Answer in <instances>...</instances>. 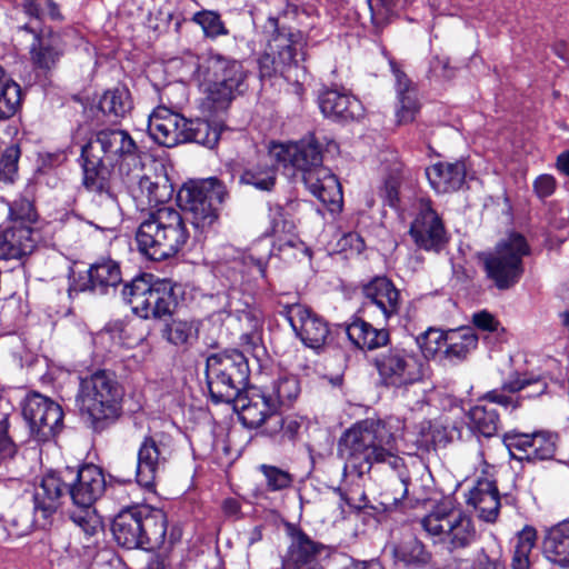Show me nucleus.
<instances>
[{
    "label": "nucleus",
    "instance_id": "nucleus-1",
    "mask_svg": "<svg viewBox=\"0 0 569 569\" xmlns=\"http://www.w3.org/2000/svg\"><path fill=\"white\" fill-rule=\"evenodd\" d=\"M401 429L402 423L397 418L362 420L342 435L339 453L359 475L369 471L375 463H388L393 470H398L403 499L409 493L411 479L403 468L402 458L398 455Z\"/></svg>",
    "mask_w": 569,
    "mask_h": 569
},
{
    "label": "nucleus",
    "instance_id": "nucleus-2",
    "mask_svg": "<svg viewBox=\"0 0 569 569\" xmlns=\"http://www.w3.org/2000/svg\"><path fill=\"white\" fill-rule=\"evenodd\" d=\"M138 146L122 129H103L82 148L84 186L91 191H102L109 169L130 176L131 164H139Z\"/></svg>",
    "mask_w": 569,
    "mask_h": 569
},
{
    "label": "nucleus",
    "instance_id": "nucleus-3",
    "mask_svg": "<svg viewBox=\"0 0 569 569\" xmlns=\"http://www.w3.org/2000/svg\"><path fill=\"white\" fill-rule=\"evenodd\" d=\"M182 68L186 76L194 78L216 109H226L243 91L246 72L242 64L220 53L208 51L200 57L187 54Z\"/></svg>",
    "mask_w": 569,
    "mask_h": 569
},
{
    "label": "nucleus",
    "instance_id": "nucleus-4",
    "mask_svg": "<svg viewBox=\"0 0 569 569\" xmlns=\"http://www.w3.org/2000/svg\"><path fill=\"white\" fill-rule=\"evenodd\" d=\"M188 238L189 232L181 213L171 207L150 211L136 233L139 250L154 261L176 256Z\"/></svg>",
    "mask_w": 569,
    "mask_h": 569
},
{
    "label": "nucleus",
    "instance_id": "nucleus-5",
    "mask_svg": "<svg viewBox=\"0 0 569 569\" xmlns=\"http://www.w3.org/2000/svg\"><path fill=\"white\" fill-rule=\"evenodd\" d=\"M122 388L114 376L99 370L80 380L77 405L93 423L114 420L120 413Z\"/></svg>",
    "mask_w": 569,
    "mask_h": 569
},
{
    "label": "nucleus",
    "instance_id": "nucleus-6",
    "mask_svg": "<svg viewBox=\"0 0 569 569\" xmlns=\"http://www.w3.org/2000/svg\"><path fill=\"white\" fill-rule=\"evenodd\" d=\"M530 248L520 233H510L501 239L493 250L482 252L479 259L483 266L486 278L498 290H508L516 286L525 271L523 257Z\"/></svg>",
    "mask_w": 569,
    "mask_h": 569
},
{
    "label": "nucleus",
    "instance_id": "nucleus-7",
    "mask_svg": "<svg viewBox=\"0 0 569 569\" xmlns=\"http://www.w3.org/2000/svg\"><path fill=\"white\" fill-rule=\"evenodd\" d=\"M248 360L238 350L211 355L207 358L206 376L209 392L216 403L232 402L249 380Z\"/></svg>",
    "mask_w": 569,
    "mask_h": 569
},
{
    "label": "nucleus",
    "instance_id": "nucleus-8",
    "mask_svg": "<svg viewBox=\"0 0 569 569\" xmlns=\"http://www.w3.org/2000/svg\"><path fill=\"white\" fill-rule=\"evenodd\" d=\"M106 488L102 470L94 465H86L77 472L76 482L68 483V493L80 509L71 513L70 519L84 536L90 539L102 530L100 517L91 509Z\"/></svg>",
    "mask_w": 569,
    "mask_h": 569
},
{
    "label": "nucleus",
    "instance_id": "nucleus-9",
    "mask_svg": "<svg viewBox=\"0 0 569 569\" xmlns=\"http://www.w3.org/2000/svg\"><path fill=\"white\" fill-rule=\"evenodd\" d=\"M226 187L217 178L186 184L178 193L180 206L191 214L192 224L200 231L218 220L219 206L227 197Z\"/></svg>",
    "mask_w": 569,
    "mask_h": 569
},
{
    "label": "nucleus",
    "instance_id": "nucleus-10",
    "mask_svg": "<svg viewBox=\"0 0 569 569\" xmlns=\"http://www.w3.org/2000/svg\"><path fill=\"white\" fill-rule=\"evenodd\" d=\"M122 298L140 318H161L171 312L173 288L169 280L142 276L123 287Z\"/></svg>",
    "mask_w": 569,
    "mask_h": 569
},
{
    "label": "nucleus",
    "instance_id": "nucleus-11",
    "mask_svg": "<svg viewBox=\"0 0 569 569\" xmlns=\"http://www.w3.org/2000/svg\"><path fill=\"white\" fill-rule=\"evenodd\" d=\"M421 525L432 537L449 545L451 550L470 546L477 536L476 528L469 516L462 510L450 508L447 503L438 506L427 515Z\"/></svg>",
    "mask_w": 569,
    "mask_h": 569
},
{
    "label": "nucleus",
    "instance_id": "nucleus-12",
    "mask_svg": "<svg viewBox=\"0 0 569 569\" xmlns=\"http://www.w3.org/2000/svg\"><path fill=\"white\" fill-rule=\"evenodd\" d=\"M380 380L386 387L407 388L428 375L427 365L420 357L405 348H391L375 360Z\"/></svg>",
    "mask_w": 569,
    "mask_h": 569
},
{
    "label": "nucleus",
    "instance_id": "nucleus-13",
    "mask_svg": "<svg viewBox=\"0 0 569 569\" xmlns=\"http://www.w3.org/2000/svg\"><path fill=\"white\" fill-rule=\"evenodd\" d=\"M269 22L274 28V32L268 41L264 53L259 59L260 73L263 77L282 72L286 67L305 60L306 39L302 32L279 29L276 19H270Z\"/></svg>",
    "mask_w": 569,
    "mask_h": 569
},
{
    "label": "nucleus",
    "instance_id": "nucleus-14",
    "mask_svg": "<svg viewBox=\"0 0 569 569\" xmlns=\"http://www.w3.org/2000/svg\"><path fill=\"white\" fill-rule=\"evenodd\" d=\"M22 413L31 431L42 441L56 433L63 419L61 407L39 393L26 399Z\"/></svg>",
    "mask_w": 569,
    "mask_h": 569
},
{
    "label": "nucleus",
    "instance_id": "nucleus-15",
    "mask_svg": "<svg viewBox=\"0 0 569 569\" xmlns=\"http://www.w3.org/2000/svg\"><path fill=\"white\" fill-rule=\"evenodd\" d=\"M131 192L141 206H157L171 198L172 188L162 174L147 171L139 164L130 170V176H123Z\"/></svg>",
    "mask_w": 569,
    "mask_h": 569
},
{
    "label": "nucleus",
    "instance_id": "nucleus-16",
    "mask_svg": "<svg viewBox=\"0 0 569 569\" xmlns=\"http://www.w3.org/2000/svg\"><path fill=\"white\" fill-rule=\"evenodd\" d=\"M268 156L283 167L296 168L302 176L322 164L320 147L312 138L296 143H272Z\"/></svg>",
    "mask_w": 569,
    "mask_h": 569
},
{
    "label": "nucleus",
    "instance_id": "nucleus-17",
    "mask_svg": "<svg viewBox=\"0 0 569 569\" xmlns=\"http://www.w3.org/2000/svg\"><path fill=\"white\" fill-rule=\"evenodd\" d=\"M284 316L307 347L318 349L327 342L328 323L306 306L299 303L288 306L284 309Z\"/></svg>",
    "mask_w": 569,
    "mask_h": 569
},
{
    "label": "nucleus",
    "instance_id": "nucleus-18",
    "mask_svg": "<svg viewBox=\"0 0 569 569\" xmlns=\"http://www.w3.org/2000/svg\"><path fill=\"white\" fill-rule=\"evenodd\" d=\"M410 236L415 243L425 250L439 251L447 242L442 221L429 201L419 202L417 214L410 226Z\"/></svg>",
    "mask_w": 569,
    "mask_h": 569
},
{
    "label": "nucleus",
    "instance_id": "nucleus-19",
    "mask_svg": "<svg viewBox=\"0 0 569 569\" xmlns=\"http://www.w3.org/2000/svg\"><path fill=\"white\" fill-rule=\"evenodd\" d=\"M170 456L171 448L168 442L157 441L153 437L146 436L137 455V482L141 487L151 489L159 471L164 467Z\"/></svg>",
    "mask_w": 569,
    "mask_h": 569
},
{
    "label": "nucleus",
    "instance_id": "nucleus-20",
    "mask_svg": "<svg viewBox=\"0 0 569 569\" xmlns=\"http://www.w3.org/2000/svg\"><path fill=\"white\" fill-rule=\"evenodd\" d=\"M188 119L171 109L160 106L149 116L148 131L159 144L172 148L187 142Z\"/></svg>",
    "mask_w": 569,
    "mask_h": 569
},
{
    "label": "nucleus",
    "instance_id": "nucleus-21",
    "mask_svg": "<svg viewBox=\"0 0 569 569\" xmlns=\"http://www.w3.org/2000/svg\"><path fill=\"white\" fill-rule=\"evenodd\" d=\"M240 409V419L249 428H264L269 426L271 416L277 415L278 408L272 401V395L266 389L252 388L246 396L239 395L234 400Z\"/></svg>",
    "mask_w": 569,
    "mask_h": 569
},
{
    "label": "nucleus",
    "instance_id": "nucleus-22",
    "mask_svg": "<svg viewBox=\"0 0 569 569\" xmlns=\"http://www.w3.org/2000/svg\"><path fill=\"white\" fill-rule=\"evenodd\" d=\"M323 546L299 529L290 532V545L282 561L283 569H322L319 557Z\"/></svg>",
    "mask_w": 569,
    "mask_h": 569
},
{
    "label": "nucleus",
    "instance_id": "nucleus-23",
    "mask_svg": "<svg viewBox=\"0 0 569 569\" xmlns=\"http://www.w3.org/2000/svg\"><path fill=\"white\" fill-rule=\"evenodd\" d=\"M365 305L379 311L382 319L388 323L400 310V292L395 284L386 277H377L363 286Z\"/></svg>",
    "mask_w": 569,
    "mask_h": 569
},
{
    "label": "nucleus",
    "instance_id": "nucleus-24",
    "mask_svg": "<svg viewBox=\"0 0 569 569\" xmlns=\"http://www.w3.org/2000/svg\"><path fill=\"white\" fill-rule=\"evenodd\" d=\"M68 493V483L56 472L46 473L34 488L33 510L36 517L48 520L57 512L62 498Z\"/></svg>",
    "mask_w": 569,
    "mask_h": 569
},
{
    "label": "nucleus",
    "instance_id": "nucleus-25",
    "mask_svg": "<svg viewBox=\"0 0 569 569\" xmlns=\"http://www.w3.org/2000/svg\"><path fill=\"white\" fill-rule=\"evenodd\" d=\"M44 241L40 229H14L7 227L0 234V259L20 261Z\"/></svg>",
    "mask_w": 569,
    "mask_h": 569
},
{
    "label": "nucleus",
    "instance_id": "nucleus-26",
    "mask_svg": "<svg viewBox=\"0 0 569 569\" xmlns=\"http://www.w3.org/2000/svg\"><path fill=\"white\" fill-rule=\"evenodd\" d=\"M302 179L308 190L323 204L330 206L331 211L340 208L342 202L341 187L329 168L320 164L318 168L307 171Z\"/></svg>",
    "mask_w": 569,
    "mask_h": 569
},
{
    "label": "nucleus",
    "instance_id": "nucleus-27",
    "mask_svg": "<svg viewBox=\"0 0 569 569\" xmlns=\"http://www.w3.org/2000/svg\"><path fill=\"white\" fill-rule=\"evenodd\" d=\"M318 102L323 116L333 120H355L363 113V107L356 97L337 89L322 91Z\"/></svg>",
    "mask_w": 569,
    "mask_h": 569
},
{
    "label": "nucleus",
    "instance_id": "nucleus-28",
    "mask_svg": "<svg viewBox=\"0 0 569 569\" xmlns=\"http://www.w3.org/2000/svg\"><path fill=\"white\" fill-rule=\"evenodd\" d=\"M139 505L121 510L112 521L117 542L128 549L143 547V525L140 523Z\"/></svg>",
    "mask_w": 569,
    "mask_h": 569
},
{
    "label": "nucleus",
    "instance_id": "nucleus-29",
    "mask_svg": "<svg viewBox=\"0 0 569 569\" xmlns=\"http://www.w3.org/2000/svg\"><path fill=\"white\" fill-rule=\"evenodd\" d=\"M64 52L61 36L53 31H42L34 36L30 46V57L34 67L41 70L54 68Z\"/></svg>",
    "mask_w": 569,
    "mask_h": 569
},
{
    "label": "nucleus",
    "instance_id": "nucleus-30",
    "mask_svg": "<svg viewBox=\"0 0 569 569\" xmlns=\"http://www.w3.org/2000/svg\"><path fill=\"white\" fill-rule=\"evenodd\" d=\"M391 69L396 78L397 122L398 124H406L415 120L420 108L417 89L411 80L393 63H391Z\"/></svg>",
    "mask_w": 569,
    "mask_h": 569
},
{
    "label": "nucleus",
    "instance_id": "nucleus-31",
    "mask_svg": "<svg viewBox=\"0 0 569 569\" xmlns=\"http://www.w3.org/2000/svg\"><path fill=\"white\" fill-rule=\"evenodd\" d=\"M463 161L437 162L427 168L426 176L431 187L440 193L458 190L466 179Z\"/></svg>",
    "mask_w": 569,
    "mask_h": 569
},
{
    "label": "nucleus",
    "instance_id": "nucleus-32",
    "mask_svg": "<svg viewBox=\"0 0 569 569\" xmlns=\"http://www.w3.org/2000/svg\"><path fill=\"white\" fill-rule=\"evenodd\" d=\"M467 503L478 511L479 518L482 520L487 522L496 521L500 508L497 487L488 479L479 480L469 491Z\"/></svg>",
    "mask_w": 569,
    "mask_h": 569
},
{
    "label": "nucleus",
    "instance_id": "nucleus-33",
    "mask_svg": "<svg viewBox=\"0 0 569 569\" xmlns=\"http://www.w3.org/2000/svg\"><path fill=\"white\" fill-rule=\"evenodd\" d=\"M543 555L548 561L560 568L569 567V521H562L547 532Z\"/></svg>",
    "mask_w": 569,
    "mask_h": 569
},
{
    "label": "nucleus",
    "instance_id": "nucleus-34",
    "mask_svg": "<svg viewBox=\"0 0 569 569\" xmlns=\"http://www.w3.org/2000/svg\"><path fill=\"white\" fill-rule=\"evenodd\" d=\"M347 336L356 347L362 350H373L386 346L389 341V332L386 329H377L360 319L347 327Z\"/></svg>",
    "mask_w": 569,
    "mask_h": 569
},
{
    "label": "nucleus",
    "instance_id": "nucleus-35",
    "mask_svg": "<svg viewBox=\"0 0 569 569\" xmlns=\"http://www.w3.org/2000/svg\"><path fill=\"white\" fill-rule=\"evenodd\" d=\"M140 523L143 525V546L163 543L167 533V516L162 509L139 505Z\"/></svg>",
    "mask_w": 569,
    "mask_h": 569
},
{
    "label": "nucleus",
    "instance_id": "nucleus-36",
    "mask_svg": "<svg viewBox=\"0 0 569 569\" xmlns=\"http://www.w3.org/2000/svg\"><path fill=\"white\" fill-rule=\"evenodd\" d=\"M88 273L90 288L100 293H106L108 288H114L121 282L120 267L111 259L97 261L90 267Z\"/></svg>",
    "mask_w": 569,
    "mask_h": 569
},
{
    "label": "nucleus",
    "instance_id": "nucleus-37",
    "mask_svg": "<svg viewBox=\"0 0 569 569\" xmlns=\"http://www.w3.org/2000/svg\"><path fill=\"white\" fill-rule=\"evenodd\" d=\"M470 429L483 437H492L499 427V415L486 405H475L467 413Z\"/></svg>",
    "mask_w": 569,
    "mask_h": 569
},
{
    "label": "nucleus",
    "instance_id": "nucleus-38",
    "mask_svg": "<svg viewBox=\"0 0 569 569\" xmlns=\"http://www.w3.org/2000/svg\"><path fill=\"white\" fill-rule=\"evenodd\" d=\"M99 109L114 118L124 117L132 109L131 96L126 87L107 90L99 100Z\"/></svg>",
    "mask_w": 569,
    "mask_h": 569
},
{
    "label": "nucleus",
    "instance_id": "nucleus-39",
    "mask_svg": "<svg viewBox=\"0 0 569 569\" xmlns=\"http://www.w3.org/2000/svg\"><path fill=\"white\" fill-rule=\"evenodd\" d=\"M9 228L14 229H38L34 224L38 222V212L32 201L27 198H18L8 203Z\"/></svg>",
    "mask_w": 569,
    "mask_h": 569
},
{
    "label": "nucleus",
    "instance_id": "nucleus-40",
    "mask_svg": "<svg viewBox=\"0 0 569 569\" xmlns=\"http://www.w3.org/2000/svg\"><path fill=\"white\" fill-rule=\"evenodd\" d=\"M478 345V337L470 329L449 330L445 357L447 359H463Z\"/></svg>",
    "mask_w": 569,
    "mask_h": 569
},
{
    "label": "nucleus",
    "instance_id": "nucleus-41",
    "mask_svg": "<svg viewBox=\"0 0 569 569\" xmlns=\"http://www.w3.org/2000/svg\"><path fill=\"white\" fill-rule=\"evenodd\" d=\"M393 557L396 561L402 562L406 566L421 567L430 561L431 553L421 541L410 538L395 547Z\"/></svg>",
    "mask_w": 569,
    "mask_h": 569
},
{
    "label": "nucleus",
    "instance_id": "nucleus-42",
    "mask_svg": "<svg viewBox=\"0 0 569 569\" xmlns=\"http://www.w3.org/2000/svg\"><path fill=\"white\" fill-rule=\"evenodd\" d=\"M303 426V419L298 416L282 417L279 412L271 416L269 426L264 428V435L278 437L279 441L293 440Z\"/></svg>",
    "mask_w": 569,
    "mask_h": 569
},
{
    "label": "nucleus",
    "instance_id": "nucleus-43",
    "mask_svg": "<svg viewBox=\"0 0 569 569\" xmlns=\"http://www.w3.org/2000/svg\"><path fill=\"white\" fill-rule=\"evenodd\" d=\"M198 322L188 319H172L164 330L163 337L174 346L191 343L198 337Z\"/></svg>",
    "mask_w": 569,
    "mask_h": 569
},
{
    "label": "nucleus",
    "instance_id": "nucleus-44",
    "mask_svg": "<svg viewBox=\"0 0 569 569\" xmlns=\"http://www.w3.org/2000/svg\"><path fill=\"white\" fill-rule=\"evenodd\" d=\"M187 142L192 141L208 148H213L220 138L221 130L203 120H188L186 128Z\"/></svg>",
    "mask_w": 569,
    "mask_h": 569
},
{
    "label": "nucleus",
    "instance_id": "nucleus-45",
    "mask_svg": "<svg viewBox=\"0 0 569 569\" xmlns=\"http://www.w3.org/2000/svg\"><path fill=\"white\" fill-rule=\"evenodd\" d=\"M191 21L201 28L203 36L208 39L214 40L229 34V30L218 11L200 10L193 13Z\"/></svg>",
    "mask_w": 569,
    "mask_h": 569
},
{
    "label": "nucleus",
    "instance_id": "nucleus-46",
    "mask_svg": "<svg viewBox=\"0 0 569 569\" xmlns=\"http://www.w3.org/2000/svg\"><path fill=\"white\" fill-rule=\"evenodd\" d=\"M21 103V89L10 78L0 80V120L12 117Z\"/></svg>",
    "mask_w": 569,
    "mask_h": 569
},
{
    "label": "nucleus",
    "instance_id": "nucleus-47",
    "mask_svg": "<svg viewBox=\"0 0 569 569\" xmlns=\"http://www.w3.org/2000/svg\"><path fill=\"white\" fill-rule=\"evenodd\" d=\"M448 331L436 328H429L417 337V343L427 359H433L441 355L445 356Z\"/></svg>",
    "mask_w": 569,
    "mask_h": 569
},
{
    "label": "nucleus",
    "instance_id": "nucleus-48",
    "mask_svg": "<svg viewBox=\"0 0 569 569\" xmlns=\"http://www.w3.org/2000/svg\"><path fill=\"white\" fill-rule=\"evenodd\" d=\"M271 256V243L259 241L253 243L246 256L243 257V263L248 268L252 276H259L260 278L266 277V268L268 260Z\"/></svg>",
    "mask_w": 569,
    "mask_h": 569
},
{
    "label": "nucleus",
    "instance_id": "nucleus-49",
    "mask_svg": "<svg viewBox=\"0 0 569 569\" xmlns=\"http://www.w3.org/2000/svg\"><path fill=\"white\" fill-rule=\"evenodd\" d=\"M244 184L253 186L260 190H270L276 182V169L269 164H258L247 169L240 178Z\"/></svg>",
    "mask_w": 569,
    "mask_h": 569
},
{
    "label": "nucleus",
    "instance_id": "nucleus-50",
    "mask_svg": "<svg viewBox=\"0 0 569 569\" xmlns=\"http://www.w3.org/2000/svg\"><path fill=\"white\" fill-rule=\"evenodd\" d=\"M267 390L272 395V401L279 409L281 405L290 403L298 397L300 387L296 377L284 376L274 381L272 387Z\"/></svg>",
    "mask_w": 569,
    "mask_h": 569
},
{
    "label": "nucleus",
    "instance_id": "nucleus-51",
    "mask_svg": "<svg viewBox=\"0 0 569 569\" xmlns=\"http://www.w3.org/2000/svg\"><path fill=\"white\" fill-rule=\"evenodd\" d=\"M269 217L271 220L270 234L277 237L280 242L288 246H295L296 237L292 234L293 224L283 219L282 208L274 206L269 209Z\"/></svg>",
    "mask_w": 569,
    "mask_h": 569
},
{
    "label": "nucleus",
    "instance_id": "nucleus-52",
    "mask_svg": "<svg viewBox=\"0 0 569 569\" xmlns=\"http://www.w3.org/2000/svg\"><path fill=\"white\" fill-rule=\"evenodd\" d=\"M556 449V437L547 432H535L529 449V459L545 460L553 456Z\"/></svg>",
    "mask_w": 569,
    "mask_h": 569
},
{
    "label": "nucleus",
    "instance_id": "nucleus-53",
    "mask_svg": "<svg viewBox=\"0 0 569 569\" xmlns=\"http://www.w3.org/2000/svg\"><path fill=\"white\" fill-rule=\"evenodd\" d=\"M532 435L508 432L503 436V443L512 458L529 459Z\"/></svg>",
    "mask_w": 569,
    "mask_h": 569
},
{
    "label": "nucleus",
    "instance_id": "nucleus-54",
    "mask_svg": "<svg viewBox=\"0 0 569 569\" xmlns=\"http://www.w3.org/2000/svg\"><path fill=\"white\" fill-rule=\"evenodd\" d=\"M26 12L36 18L61 20L59 6L53 0H23Z\"/></svg>",
    "mask_w": 569,
    "mask_h": 569
},
{
    "label": "nucleus",
    "instance_id": "nucleus-55",
    "mask_svg": "<svg viewBox=\"0 0 569 569\" xmlns=\"http://www.w3.org/2000/svg\"><path fill=\"white\" fill-rule=\"evenodd\" d=\"M260 470L266 478L268 489L271 491L283 490L292 483V476L278 467L261 465Z\"/></svg>",
    "mask_w": 569,
    "mask_h": 569
},
{
    "label": "nucleus",
    "instance_id": "nucleus-56",
    "mask_svg": "<svg viewBox=\"0 0 569 569\" xmlns=\"http://www.w3.org/2000/svg\"><path fill=\"white\" fill-rule=\"evenodd\" d=\"M368 4L373 23L381 26L396 13L399 0H368Z\"/></svg>",
    "mask_w": 569,
    "mask_h": 569
},
{
    "label": "nucleus",
    "instance_id": "nucleus-57",
    "mask_svg": "<svg viewBox=\"0 0 569 569\" xmlns=\"http://www.w3.org/2000/svg\"><path fill=\"white\" fill-rule=\"evenodd\" d=\"M399 186H400V173L398 169H395L388 177H386L379 187V196L382 201L390 206L395 207L398 202L399 194Z\"/></svg>",
    "mask_w": 569,
    "mask_h": 569
},
{
    "label": "nucleus",
    "instance_id": "nucleus-58",
    "mask_svg": "<svg viewBox=\"0 0 569 569\" xmlns=\"http://www.w3.org/2000/svg\"><path fill=\"white\" fill-rule=\"evenodd\" d=\"M536 385L538 388L537 395H541L547 389V383L540 378H529L526 376L515 375L511 376L503 385L502 390L511 393L519 392L523 390L526 387Z\"/></svg>",
    "mask_w": 569,
    "mask_h": 569
},
{
    "label": "nucleus",
    "instance_id": "nucleus-59",
    "mask_svg": "<svg viewBox=\"0 0 569 569\" xmlns=\"http://www.w3.org/2000/svg\"><path fill=\"white\" fill-rule=\"evenodd\" d=\"M17 453V446L8 436L6 421L0 420V466L7 463Z\"/></svg>",
    "mask_w": 569,
    "mask_h": 569
},
{
    "label": "nucleus",
    "instance_id": "nucleus-60",
    "mask_svg": "<svg viewBox=\"0 0 569 569\" xmlns=\"http://www.w3.org/2000/svg\"><path fill=\"white\" fill-rule=\"evenodd\" d=\"M473 569H505V565L500 560L499 553L488 555L481 550L476 559Z\"/></svg>",
    "mask_w": 569,
    "mask_h": 569
},
{
    "label": "nucleus",
    "instance_id": "nucleus-61",
    "mask_svg": "<svg viewBox=\"0 0 569 569\" xmlns=\"http://www.w3.org/2000/svg\"><path fill=\"white\" fill-rule=\"evenodd\" d=\"M472 322L478 329L485 331H497L500 326L499 321H497L496 318L487 311L475 313L472 316Z\"/></svg>",
    "mask_w": 569,
    "mask_h": 569
},
{
    "label": "nucleus",
    "instance_id": "nucleus-62",
    "mask_svg": "<svg viewBox=\"0 0 569 569\" xmlns=\"http://www.w3.org/2000/svg\"><path fill=\"white\" fill-rule=\"evenodd\" d=\"M533 187L540 198H546L553 193L556 180L550 174H541L535 180Z\"/></svg>",
    "mask_w": 569,
    "mask_h": 569
},
{
    "label": "nucleus",
    "instance_id": "nucleus-63",
    "mask_svg": "<svg viewBox=\"0 0 569 569\" xmlns=\"http://www.w3.org/2000/svg\"><path fill=\"white\" fill-rule=\"evenodd\" d=\"M537 539V532L532 527H525L517 538V545L515 548L523 549L525 551L531 552L535 547Z\"/></svg>",
    "mask_w": 569,
    "mask_h": 569
},
{
    "label": "nucleus",
    "instance_id": "nucleus-64",
    "mask_svg": "<svg viewBox=\"0 0 569 569\" xmlns=\"http://www.w3.org/2000/svg\"><path fill=\"white\" fill-rule=\"evenodd\" d=\"M483 400H487L491 403H498L505 408H517L518 401L512 396H507L499 390H491L487 392L483 397Z\"/></svg>",
    "mask_w": 569,
    "mask_h": 569
}]
</instances>
